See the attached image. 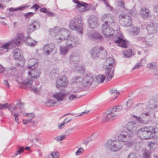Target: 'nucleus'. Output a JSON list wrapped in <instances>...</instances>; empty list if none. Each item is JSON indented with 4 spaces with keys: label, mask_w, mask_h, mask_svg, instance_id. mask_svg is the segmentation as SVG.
I'll return each mask as SVG.
<instances>
[{
    "label": "nucleus",
    "mask_w": 158,
    "mask_h": 158,
    "mask_svg": "<svg viewBox=\"0 0 158 158\" xmlns=\"http://www.w3.org/2000/svg\"><path fill=\"white\" fill-rule=\"evenodd\" d=\"M49 32L52 36H57L56 39L58 42H61L62 40L68 39L66 46H61L60 47L61 55H65L70 49L76 47L80 43V41L77 36L71 35L70 31L65 28L56 27L50 29Z\"/></svg>",
    "instance_id": "nucleus-1"
},
{
    "label": "nucleus",
    "mask_w": 158,
    "mask_h": 158,
    "mask_svg": "<svg viewBox=\"0 0 158 158\" xmlns=\"http://www.w3.org/2000/svg\"><path fill=\"white\" fill-rule=\"evenodd\" d=\"M30 69L31 71L28 72V76L25 80H22V76L20 75L16 77L15 80L19 84H22L29 88L32 92L38 94L42 89V86L38 82H35L33 84V80L40 77L41 72L40 69Z\"/></svg>",
    "instance_id": "nucleus-2"
},
{
    "label": "nucleus",
    "mask_w": 158,
    "mask_h": 158,
    "mask_svg": "<svg viewBox=\"0 0 158 158\" xmlns=\"http://www.w3.org/2000/svg\"><path fill=\"white\" fill-rule=\"evenodd\" d=\"M93 76L90 73H86L83 76H75L70 80L71 83L75 84L79 88L82 86L90 85L93 81Z\"/></svg>",
    "instance_id": "nucleus-3"
},
{
    "label": "nucleus",
    "mask_w": 158,
    "mask_h": 158,
    "mask_svg": "<svg viewBox=\"0 0 158 158\" xmlns=\"http://www.w3.org/2000/svg\"><path fill=\"white\" fill-rule=\"evenodd\" d=\"M136 127V123L134 122H128L125 127L119 135V141L126 142L128 141L133 137V129L135 130Z\"/></svg>",
    "instance_id": "nucleus-4"
},
{
    "label": "nucleus",
    "mask_w": 158,
    "mask_h": 158,
    "mask_svg": "<svg viewBox=\"0 0 158 158\" xmlns=\"http://www.w3.org/2000/svg\"><path fill=\"white\" fill-rule=\"evenodd\" d=\"M80 56L77 52L72 53L69 57V63L71 67L75 72H79L81 73H83L85 70L84 66L79 64Z\"/></svg>",
    "instance_id": "nucleus-5"
},
{
    "label": "nucleus",
    "mask_w": 158,
    "mask_h": 158,
    "mask_svg": "<svg viewBox=\"0 0 158 158\" xmlns=\"http://www.w3.org/2000/svg\"><path fill=\"white\" fill-rule=\"evenodd\" d=\"M83 25L82 18L80 15L76 16L72 19L69 23L70 29L76 31L80 34H82L83 33Z\"/></svg>",
    "instance_id": "nucleus-6"
},
{
    "label": "nucleus",
    "mask_w": 158,
    "mask_h": 158,
    "mask_svg": "<svg viewBox=\"0 0 158 158\" xmlns=\"http://www.w3.org/2000/svg\"><path fill=\"white\" fill-rule=\"evenodd\" d=\"M155 129L152 127L142 128L137 132L139 137L142 139H147L153 137L155 135Z\"/></svg>",
    "instance_id": "nucleus-7"
},
{
    "label": "nucleus",
    "mask_w": 158,
    "mask_h": 158,
    "mask_svg": "<svg viewBox=\"0 0 158 158\" xmlns=\"http://www.w3.org/2000/svg\"><path fill=\"white\" fill-rule=\"evenodd\" d=\"M114 139H108L104 143V146L112 152H116L118 151V133L113 135Z\"/></svg>",
    "instance_id": "nucleus-8"
},
{
    "label": "nucleus",
    "mask_w": 158,
    "mask_h": 158,
    "mask_svg": "<svg viewBox=\"0 0 158 158\" xmlns=\"http://www.w3.org/2000/svg\"><path fill=\"white\" fill-rule=\"evenodd\" d=\"M107 64L105 68V75L106 76L107 79L109 81L114 76L113 72L115 66V60L112 58H108L106 60Z\"/></svg>",
    "instance_id": "nucleus-9"
},
{
    "label": "nucleus",
    "mask_w": 158,
    "mask_h": 158,
    "mask_svg": "<svg viewBox=\"0 0 158 158\" xmlns=\"http://www.w3.org/2000/svg\"><path fill=\"white\" fill-rule=\"evenodd\" d=\"M24 36L23 33H18L15 37L11 39L8 42H5L4 46L6 48L7 52H8L10 45L13 47L19 46L20 44L21 41L24 40Z\"/></svg>",
    "instance_id": "nucleus-10"
},
{
    "label": "nucleus",
    "mask_w": 158,
    "mask_h": 158,
    "mask_svg": "<svg viewBox=\"0 0 158 158\" xmlns=\"http://www.w3.org/2000/svg\"><path fill=\"white\" fill-rule=\"evenodd\" d=\"M91 56L94 59H97L99 57L104 58L107 56V53L102 47H94L90 51Z\"/></svg>",
    "instance_id": "nucleus-11"
},
{
    "label": "nucleus",
    "mask_w": 158,
    "mask_h": 158,
    "mask_svg": "<svg viewBox=\"0 0 158 158\" xmlns=\"http://www.w3.org/2000/svg\"><path fill=\"white\" fill-rule=\"evenodd\" d=\"M106 22V21L102 25V31L105 38L110 39L114 35V31L112 28L108 27Z\"/></svg>",
    "instance_id": "nucleus-12"
},
{
    "label": "nucleus",
    "mask_w": 158,
    "mask_h": 158,
    "mask_svg": "<svg viewBox=\"0 0 158 158\" xmlns=\"http://www.w3.org/2000/svg\"><path fill=\"white\" fill-rule=\"evenodd\" d=\"M87 35L89 38L91 40H95L98 41H101L103 40V37L95 30L89 31Z\"/></svg>",
    "instance_id": "nucleus-13"
},
{
    "label": "nucleus",
    "mask_w": 158,
    "mask_h": 158,
    "mask_svg": "<svg viewBox=\"0 0 158 158\" xmlns=\"http://www.w3.org/2000/svg\"><path fill=\"white\" fill-rule=\"evenodd\" d=\"M69 84L68 80L67 77L64 76L58 78L56 81V86L58 89L61 87H65Z\"/></svg>",
    "instance_id": "nucleus-14"
},
{
    "label": "nucleus",
    "mask_w": 158,
    "mask_h": 158,
    "mask_svg": "<svg viewBox=\"0 0 158 158\" xmlns=\"http://www.w3.org/2000/svg\"><path fill=\"white\" fill-rule=\"evenodd\" d=\"M118 117L115 114L106 110L103 114L102 120L105 122H108L116 119Z\"/></svg>",
    "instance_id": "nucleus-15"
},
{
    "label": "nucleus",
    "mask_w": 158,
    "mask_h": 158,
    "mask_svg": "<svg viewBox=\"0 0 158 158\" xmlns=\"http://www.w3.org/2000/svg\"><path fill=\"white\" fill-rule=\"evenodd\" d=\"M53 98L55 99L56 102H58L59 105L61 104V102L66 98V94L61 92H57L53 94Z\"/></svg>",
    "instance_id": "nucleus-16"
},
{
    "label": "nucleus",
    "mask_w": 158,
    "mask_h": 158,
    "mask_svg": "<svg viewBox=\"0 0 158 158\" xmlns=\"http://www.w3.org/2000/svg\"><path fill=\"white\" fill-rule=\"evenodd\" d=\"M13 56L15 60L22 62L23 63H24V59L23 57L22 52L20 49H15L13 52Z\"/></svg>",
    "instance_id": "nucleus-17"
},
{
    "label": "nucleus",
    "mask_w": 158,
    "mask_h": 158,
    "mask_svg": "<svg viewBox=\"0 0 158 158\" xmlns=\"http://www.w3.org/2000/svg\"><path fill=\"white\" fill-rule=\"evenodd\" d=\"M17 106H12L9 109V111L11 113V115L13 116L15 118V121L17 124L19 123V121L18 117L20 115L21 112H16Z\"/></svg>",
    "instance_id": "nucleus-18"
},
{
    "label": "nucleus",
    "mask_w": 158,
    "mask_h": 158,
    "mask_svg": "<svg viewBox=\"0 0 158 158\" xmlns=\"http://www.w3.org/2000/svg\"><path fill=\"white\" fill-rule=\"evenodd\" d=\"M129 45V42L124 38L123 33L119 31V47L126 48Z\"/></svg>",
    "instance_id": "nucleus-19"
},
{
    "label": "nucleus",
    "mask_w": 158,
    "mask_h": 158,
    "mask_svg": "<svg viewBox=\"0 0 158 158\" xmlns=\"http://www.w3.org/2000/svg\"><path fill=\"white\" fill-rule=\"evenodd\" d=\"M121 24L123 26L129 27L132 24V21L130 17L127 15H122L120 18Z\"/></svg>",
    "instance_id": "nucleus-20"
},
{
    "label": "nucleus",
    "mask_w": 158,
    "mask_h": 158,
    "mask_svg": "<svg viewBox=\"0 0 158 158\" xmlns=\"http://www.w3.org/2000/svg\"><path fill=\"white\" fill-rule=\"evenodd\" d=\"M87 20L88 24L91 28H95L98 27V20L94 15H90Z\"/></svg>",
    "instance_id": "nucleus-21"
},
{
    "label": "nucleus",
    "mask_w": 158,
    "mask_h": 158,
    "mask_svg": "<svg viewBox=\"0 0 158 158\" xmlns=\"http://www.w3.org/2000/svg\"><path fill=\"white\" fill-rule=\"evenodd\" d=\"M38 60L36 58H30L28 60V68L29 69H35L38 66Z\"/></svg>",
    "instance_id": "nucleus-22"
},
{
    "label": "nucleus",
    "mask_w": 158,
    "mask_h": 158,
    "mask_svg": "<svg viewBox=\"0 0 158 158\" xmlns=\"http://www.w3.org/2000/svg\"><path fill=\"white\" fill-rule=\"evenodd\" d=\"M55 48V45L53 44L46 45L44 46L43 48L44 53L46 55H49L54 50Z\"/></svg>",
    "instance_id": "nucleus-23"
},
{
    "label": "nucleus",
    "mask_w": 158,
    "mask_h": 158,
    "mask_svg": "<svg viewBox=\"0 0 158 158\" xmlns=\"http://www.w3.org/2000/svg\"><path fill=\"white\" fill-rule=\"evenodd\" d=\"M157 28L156 24L151 23L147 26L146 29L149 34H152L156 32Z\"/></svg>",
    "instance_id": "nucleus-24"
},
{
    "label": "nucleus",
    "mask_w": 158,
    "mask_h": 158,
    "mask_svg": "<svg viewBox=\"0 0 158 158\" xmlns=\"http://www.w3.org/2000/svg\"><path fill=\"white\" fill-rule=\"evenodd\" d=\"M97 4L95 5L91 3H87L82 2L81 7H83L84 10H88V9H91L94 10L96 9V7L97 6Z\"/></svg>",
    "instance_id": "nucleus-25"
},
{
    "label": "nucleus",
    "mask_w": 158,
    "mask_h": 158,
    "mask_svg": "<svg viewBox=\"0 0 158 158\" xmlns=\"http://www.w3.org/2000/svg\"><path fill=\"white\" fill-rule=\"evenodd\" d=\"M23 40L26 42L28 45L30 46H34L37 43V41L28 36L24 38Z\"/></svg>",
    "instance_id": "nucleus-26"
},
{
    "label": "nucleus",
    "mask_w": 158,
    "mask_h": 158,
    "mask_svg": "<svg viewBox=\"0 0 158 158\" xmlns=\"http://www.w3.org/2000/svg\"><path fill=\"white\" fill-rule=\"evenodd\" d=\"M57 103L55 100L50 98L48 99V101L45 102L44 104L46 106L53 107L58 106Z\"/></svg>",
    "instance_id": "nucleus-27"
},
{
    "label": "nucleus",
    "mask_w": 158,
    "mask_h": 158,
    "mask_svg": "<svg viewBox=\"0 0 158 158\" xmlns=\"http://www.w3.org/2000/svg\"><path fill=\"white\" fill-rule=\"evenodd\" d=\"M110 93L112 99L114 100L117 98L118 95V93L117 89L113 88L110 90Z\"/></svg>",
    "instance_id": "nucleus-28"
},
{
    "label": "nucleus",
    "mask_w": 158,
    "mask_h": 158,
    "mask_svg": "<svg viewBox=\"0 0 158 158\" xmlns=\"http://www.w3.org/2000/svg\"><path fill=\"white\" fill-rule=\"evenodd\" d=\"M106 78L103 75H99L96 76L94 78V81L97 84L102 83Z\"/></svg>",
    "instance_id": "nucleus-29"
},
{
    "label": "nucleus",
    "mask_w": 158,
    "mask_h": 158,
    "mask_svg": "<svg viewBox=\"0 0 158 158\" xmlns=\"http://www.w3.org/2000/svg\"><path fill=\"white\" fill-rule=\"evenodd\" d=\"M134 117L139 122L141 123L147 124L148 122V120L144 119L143 118L144 117L143 116V113H142L140 115V117L137 116L136 115H134Z\"/></svg>",
    "instance_id": "nucleus-30"
},
{
    "label": "nucleus",
    "mask_w": 158,
    "mask_h": 158,
    "mask_svg": "<svg viewBox=\"0 0 158 158\" xmlns=\"http://www.w3.org/2000/svg\"><path fill=\"white\" fill-rule=\"evenodd\" d=\"M122 53L123 56L127 58H129L134 55L132 53V50L130 49L123 51Z\"/></svg>",
    "instance_id": "nucleus-31"
},
{
    "label": "nucleus",
    "mask_w": 158,
    "mask_h": 158,
    "mask_svg": "<svg viewBox=\"0 0 158 158\" xmlns=\"http://www.w3.org/2000/svg\"><path fill=\"white\" fill-rule=\"evenodd\" d=\"M21 113L24 116L27 117L29 119L31 120V121L34 118L35 116V114L33 112L27 113L21 112Z\"/></svg>",
    "instance_id": "nucleus-32"
},
{
    "label": "nucleus",
    "mask_w": 158,
    "mask_h": 158,
    "mask_svg": "<svg viewBox=\"0 0 158 158\" xmlns=\"http://www.w3.org/2000/svg\"><path fill=\"white\" fill-rule=\"evenodd\" d=\"M149 10H140V13L141 16L144 19L148 18L150 15Z\"/></svg>",
    "instance_id": "nucleus-33"
},
{
    "label": "nucleus",
    "mask_w": 158,
    "mask_h": 158,
    "mask_svg": "<svg viewBox=\"0 0 158 158\" xmlns=\"http://www.w3.org/2000/svg\"><path fill=\"white\" fill-rule=\"evenodd\" d=\"M24 150V148L22 147L18 149L14 153L13 157L15 158H20V154L23 152Z\"/></svg>",
    "instance_id": "nucleus-34"
},
{
    "label": "nucleus",
    "mask_w": 158,
    "mask_h": 158,
    "mask_svg": "<svg viewBox=\"0 0 158 158\" xmlns=\"http://www.w3.org/2000/svg\"><path fill=\"white\" fill-rule=\"evenodd\" d=\"M30 27H32V28L36 30L40 27L39 23L37 20H33L32 21L31 23L30 24Z\"/></svg>",
    "instance_id": "nucleus-35"
},
{
    "label": "nucleus",
    "mask_w": 158,
    "mask_h": 158,
    "mask_svg": "<svg viewBox=\"0 0 158 158\" xmlns=\"http://www.w3.org/2000/svg\"><path fill=\"white\" fill-rule=\"evenodd\" d=\"M12 106H16L15 105L11 104L6 103L5 104H0V110H3L6 108L9 109Z\"/></svg>",
    "instance_id": "nucleus-36"
},
{
    "label": "nucleus",
    "mask_w": 158,
    "mask_h": 158,
    "mask_svg": "<svg viewBox=\"0 0 158 158\" xmlns=\"http://www.w3.org/2000/svg\"><path fill=\"white\" fill-rule=\"evenodd\" d=\"M99 136V134L98 132H95L90 135L88 138L89 141H91L96 139Z\"/></svg>",
    "instance_id": "nucleus-37"
},
{
    "label": "nucleus",
    "mask_w": 158,
    "mask_h": 158,
    "mask_svg": "<svg viewBox=\"0 0 158 158\" xmlns=\"http://www.w3.org/2000/svg\"><path fill=\"white\" fill-rule=\"evenodd\" d=\"M31 6L29 5L24 6H20L15 8H13L12 7L7 9V10H23L25 9H28L29 7Z\"/></svg>",
    "instance_id": "nucleus-38"
},
{
    "label": "nucleus",
    "mask_w": 158,
    "mask_h": 158,
    "mask_svg": "<svg viewBox=\"0 0 158 158\" xmlns=\"http://www.w3.org/2000/svg\"><path fill=\"white\" fill-rule=\"evenodd\" d=\"M8 72L11 75H14L16 70L15 68L13 66H10L7 69Z\"/></svg>",
    "instance_id": "nucleus-39"
},
{
    "label": "nucleus",
    "mask_w": 158,
    "mask_h": 158,
    "mask_svg": "<svg viewBox=\"0 0 158 158\" xmlns=\"http://www.w3.org/2000/svg\"><path fill=\"white\" fill-rule=\"evenodd\" d=\"M118 106H114L113 108H112L111 110H109L111 113H113L115 114L117 117L118 115Z\"/></svg>",
    "instance_id": "nucleus-40"
},
{
    "label": "nucleus",
    "mask_w": 158,
    "mask_h": 158,
    "mask_svg": "<svg viewBox=\"0 0 158 158\" xmlns=\"http://www.w3.org/2000/svg\"><path fill=\"white\" fill-rule=\"evenodd\" d=\"M102 19L103 21H107L106 22L108 24V21H110L109 19H111V18L109 16V15L105 14L102 16Z\"/></svg>",
    "instance_id": "nucleus-41"
},
{
    "label": "nucleus",
    "mask_w": 158,
    "mask_h": 158,
    "mask_svg": "<svg viewBox=\"0 0 158 158\" xmlns=\"http://www.w3.org/2000/svg\"><path fill=\"white\" fill-rule=\"evenodd\" d=\"M139 31L140 29L139 28L137 27H135L133 29L131 32L133 35H136L139 34Z\"/></svg>",
    "instance_id": "nucleus-42"
},
{
    "label": "nucleus",
    "mask_w": 158,
    "mask_h": 158,
    "mask_svg": "<svg viewBox=\"0 0 158 158\" xmlns=\"http://www.w3.org/2000/svg\"><path fill=\"white\" fill-rule=\"evenodd\" d=\"M65 137V135H61L59 136L56 137L55 138V139L57 141L61 143L62 141L64 139Z\"/></svg>",
    "instance_id": "nucleus-43"
},
{
    "label": "nucleus",
    "mask_w": 158,
    "mask_h": 158,
    "mask_svg": "<svg viewBox=\"0 0 158 158\" xmlns=\"http://www.w3.org/2000/svg\"><path fill=\"white\" fill-rule=\"evenodd\" d=\"M40 11L43 13H44L46 14L48 16H52L54 15V14L50 10H40Z\"/></svg>",
    "instance_id": "nucleus-44"
},
{
    "label": "nucleus",
    "mask_w": 158,
    "mask_h": 158,
    "mask_svg": "<svg viewBox=\"0 0 158 158\" xmlns=\"http://www.w3.org/2000/svg\"><path fill=\"white\" fill-rule=\"evenodd\" d=\"M143 158H151V153L148 151H146L143 154Z\"/></svg>",
    "instance_id": "nucleus-45"
},
{
    "label": "nucleus",
    "mask_w": 158,
    "mask_h": 158,
    "mask_svg": "<svg viewBox=\"0 0 158 158\" xmlns=\"http://www.w3.org/2000/svg\"><path fill=\"white\" fill-rule=\"evenodd\" d=\"M77 98V96L75 94H71L69 96L68 99L69 101H71Z\"/></svg>",
    "instance_id": "nucleus-46"
},
{
    "label": "nucleus",
    "mask_w": 158,
    "mask_h": 158,
    "mask_svg": "<svg viewBox=\"0 0 158 158\" xmlns=\"http://www.w3.org/2000/svg\"><path fill=\"white\" fill-rule=\"evenodd\" d=\"M84 151V149L82 147H80L78 149L77 152H75L76 156H79L81 155Z\"/></svg>",
    "instance_id": "nucleus-47"
},
{
    "label": "nucleus",
    "mask_w": 158,
    "mask_h": 158,
    "mask_svg": "<svg viewBox=\"0 0 158 158\" xmlns=\"http://www.w3.org/2000/svg\"><path fill=\"white\" fill-rule=\"evenodd\" d=\"M72 1L73 2L77 4V9L81 7L82 2H80L78 0H72Z\"/></svg>",
    "instance_id": "nucleus-48"
},
{
    "label": "nucleus",
    "mask_w": 158,
    "mask_h": 158,
    "mask_svg": "<svg viewBox=\"0 0 158 158\" xmlns=\"http://www.w3.org/2000/svg\"><path fill=\"white\" fill-rule=\"evenodd\" d=\"M156 63L155 62H151L147 64V67L148 68L153 69L156 67Z\"/></svg>",
    "instance_id": "nucleus-49"
},
{
    "label": "nucleus",
    "mask_w": 158,
    "mask_h": 158,
    "mask_svg": "<svg viewBox=\"0 0 158 158\" xmlns=\"http://www.w3.org/2000/svg\"><path fill=\"white\" fill-rule=\"evenodd\" d=\"M51 155L52 158H58L59 156V153L57 152H52L51 154Z\"/></svg>",
    "instance_id": "nucleus-50"
},
{
    "label": "nucleus",
    "mask_w": 158,
    "mask_h": 158,
    "mask_svg": "<svg viewBox=\"0 0 158 158\" xmlns=\"http://www.w3.org/2000/svg\"><path fill=\"white\" fill-rule=\"evenodd\" d=\"M34 15V13L33 12H28L25 14L24 16L26 18L28 19L33 16Z\"/></svg>",
    "instance_id": "nucleus-51"
},
{
    "label": "nucleus",
    "mask_w": 158,
    "mask_h": 158,
    "mask_svg": "<svg viewBox=\"0 0 158 158\" xmlns=\"http://www.w3.org/2000/svg\"><path fill=\"white\" fill-rule=\"evenodd\" d=\"M35 134H30L28 137L27 139L30 140L31 142H33L35 137Z\"/></svg>",
    "instance_id": "nucleus-52"
},
{
    "label": "nucleus",
    "mask_w": 158,
    "mask_h": 158,
    "mask_svg": "<svg viewBox=\"0 0 158 158\" xmlns=\"http://www.w3.org/2000/svg\"><path fill=\"white\" fill-rule=\"evenodd\" d=\"M65 124L63 121L62 123H59L58 124V128L59 129H62L64 128Z\"/></svg>",
    "instance_id": "nucleus-53"
},
{
    "label": "nucleus",
    "mask_w": 158,
    "mask_h": 158,
    "mask_svg": "<svg viewBox=\"0 0 158 158\" xmlns=\"http://www.w3.org/2000/svg\"><path fill=\"white\" fill-rule=\"evenodd\" d=\"M142 66L141 64V62L137 63L132 68L133 70H134L136 69H138L141 67Z\"/></svg>",
    "instance_id": "nucleus-54"
},
{
    "label": "nucleus",
    "mask_w": 158,
    "mask_h": 158,
    "mask_svg": "<svg viewBox=\"0 0 158 158\" xmlns=\"http://www.w3.org/2000/svg\"><path fill=\"white\" fill-rule=\"evenodd\" d=\"M101 1H102L105 4L106 6L108 7L109 8L108 9H112V7L108 3V1L107 0H99Z\"/></svg>",
    "instance_id": "nucleus-55"
},
{
    "label": "nucleus",
    "mask_w": 158,
    "mask_h": 158,
    "mask_svg": "<svg viewBox=\"0 0 158 158\" xmlns=\"http://www.w3.org/2000/svg\"><path fill=\"white\" fill-rule=\"evenodd\" d=\"M22 122L24 125H26L31 123L32 121H31V120H29L28 119H24L22 120Z\"/></svg>",
    "instance_id": "nucleus-56"
},
{
    "label": "nucleus",
    "mask_w": 158,
    "mask_h": 158,
    "mask_svg": "<svg viewBox=\"0 0 158 158\" xmlns=\"http://www.w3.org/2000/svg\"><path fill=\"white\" fill-rule=\"evenodd\" d=\"M113 40L114 41L113 42L115 43L116 44L118 43V35H114L113 39Z\"/></svg>",
    "instance_id": "nucleus-57"
},
{
    "label": "nucleus",
    "mask_w": 158,
    "mask_h": 158,
    "mask_svg": "<svg viewBox=\"0 0 158 158\" xmlns=\"http://www.w3.org/2000/svg\"><path fill=\"white\" fill-rule=\"evenodd\" d=\"M40 8V6L36 4H35L32 6L30 8L32 9H34L35 10H38Z\"/></svg>",
    "instance_id": "nucleus-58"
},
{
    "label": "nucleus",
    "mask_w": 158,
    "mask_h": 158,
    "mask_svg": "<svg viewBox=\"0 0 158 158\" xmlns=\"http://www.w3.org/2000/svg\"><path fill=\"white\" fill-rule=\"evenodd\" d=\"M32 27H31L30 24L27 28V32L28 33H31L35 30V29H34L33 28L32 29Z\"/></svg>",
    "instance_id": "nucleus-59"
},
{
    "label": "nucleus",
    "mask_w": 158,
    "mask_h": 158,
    "mask_svg": "<svg viewBox=\"0 0 158 158\" xmlns=\"http://www.w3.org/2000/svg\"><path fill=\"white\" fill-rule=\"evenodd\" d=\"M128 158H137V156L135 153H131L128 156Z\"/></svg>",
    "instance_id": "nucleus-60"
},
{
    "label": "nucleus",
    "mask_w": 158,
    "mask_h": 158,
    "mask_svg": "<svg viewBox=\"0 0 158 158\" xmlns=\"http://www.w3.org/2000/svg\"><path fill=\"white\" fill-rule=\"evenodd\" d=\"M53 94L52 92H48L46 94L47 97L48 99V98L50 97H52L53 98Z\"/></svg>",
    "instance_id": "nucleus-61"
},
{
    "label": "nucleus",
    "mask_w": 158,
    "mask_h": 158,
    "mask_svg": "<svg viewBox=\"0 0 158 158\" xmlns=\"http://www.w3.org/2000/svg\"><path fill=\"white\" fill-rule=\"evenodd\" d=\"M119 6H120L122 9H123L125 8L124 2L123 1H121L119 2Z\"/></svg>",
    "instance_id": "nucleus-62"
},
{
    "label": "nucleus",
    "mask_w": 158,
    "mask_h": 158,
    "mask_svg": "<svg viewBox=\"0 0 158 158\" xmlns=\"http://www.w3.org/2000/svg\"><path fill=\"white\" fill-rule=\"evenodd\" d=\"M137 39L138 40H142L143 43H146V41L145 39L144 38H142L141 37H139L137 38Z\"/></svg>",
    "instance_id": "nucleus-63"
},
{
    "label": "nucleus",
    "mask_w": 158,
    "mask_h": 158,
    "mask_svg": "<svg viewBox=\"0 0 158 158\" xmlns=\"http://www.w3.org/2000/svg\"><path fill=\"white\" fill-rule=\"evenodd\" d=\"M14 10H9L6 13V15L8 16H10L13 15Z\"/></svg>",
    "instance_id": "nucleus-64"
}]
</instances>
